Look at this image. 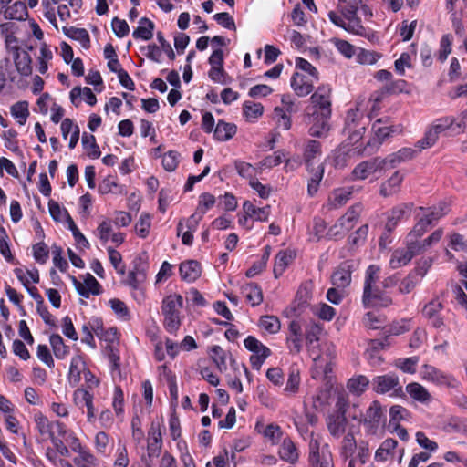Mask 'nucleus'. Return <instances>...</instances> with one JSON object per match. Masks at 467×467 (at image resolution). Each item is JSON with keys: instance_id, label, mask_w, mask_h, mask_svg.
Masks as SVG:
<instances>
[{"instance_id": "obj_1", "label": "nucleus", "mask_w": 467, "mask_h": 467, "mask_svg": "<svg viewBox=\"0 0 467 467\" xmlns=\"http://www.w3.org/2000/svg\"><path fill=\"white\" fill-rule=\"evenodd\" d=\"M322 154L321 144L317 140H308L305 146L303 159L306 171L310 174L307 184V192L313 196L318 190L320 182L324 176V164L319 162Z\"/></svg>"}, {"instance_id": "obj_2", "label": "nucleus", "mask_w": 467, "mask_h": 467, "mask_svg": "<svg viewBox=\"0 0 467 467\" xmlns=\"http://www.w3.org/2000/svg\"><path fill=\"white\" fill-rule=\"evenodd\" d=\"M183 298L181 295L172 294L165 296L161 304V314L164 317L163 326L167 332L175 334L182 324L181 311Z\"/></svg>"}, {"instance_id": "obj_3", "label": "nucleus", "mask_w": 467, "mask_h": 467, "mask_svg": "<svg viewBox=\"0 0 467 467\" xmlns=\"http://www.w3.org/2000/svg\"><path fill=\"white\" fill-rule=\"evenodd\" d=\"M340 11L341 15L335 11L328 13V18L335 26L354 35L365 36L367 34L360 18L357 16V12L349 11L345 8H341Z\"/></svg>"}, {"instance_id": "obj_4", "label": "nucleus", "mask_w": 467, "mask_h": 467, "mask_svg": "<svg viewBox=\"0 0 467 467\" xmlns=\"http://www.w3.org/2000/svg\"><path fill=\"white\" fill-rule=\"evenodd\" d=\"M372 389L378 394H386L391 398L404 397L402 385L398 375L394 373L375 377L372 379Z\"/></svg>"}, {"instance_id": "obj_5", "label": "nucleus", "mask_w": 467, "mask_h": 467, "mask_svg": "<svg viewBox=\"0 0 467 467\" xmlns=\"http://www.w3.org/2000/svg\"><path fill=\"white\" fill-rule=\"evenodd\" d=\"M31 49L32 47L26 45L17 44L15 46L14 40H10L8 43L7 52L12 57L16 69L21 76H29L32 73V58L28 52Z\"/></svg>"}, {"instance_id": "obj_6", "label": "nucleus", "mask_w": 467, "mask_h": 467, "mask_svg": "<svg viewBox=\"0 0 467 467\" xmlns=\"http://www.w3.org/2000/svg\"><path fill=\"white\" fill-rule=\"evenodd\" d=\"M314 362V378L328 379L333 371L335 348L332 345H325L322 350L311 356Z\"/></svg>"}, {"instance_id": "obj_7", "label": "nucleus", "mask_w": 467, "mask_h": 467, "mask_svg": "<svg viewBox=\"0 0 467 467\" xmlns=\"http://www.w3.org/2000/svg\"><path fill=\"white\" fill-rule=\"evenodd\" d=\"M420 377L423 381L437 387L456 388L458 386V381L452 375L429 364L421 366Z\"/></svg>"}, {"instance_id": "obj_8", "label": "nucleus", "mask_w": 467, "mask_h": 467, "mask_svg": "<svg viewBox=\"0 0 467 467\" xmlns=\"http://www.w3.org/2000/svg\"><path fill=\"white\" fill-rule=\"evenodd\" d=\"M309 462L312 467H334L332 452L328 444H321L318 438L309 442Z\"/></svg>"}, {"instance_id": "obj_9", "label": "nucleus", "mask_w": 467, "mask_h": 467, "mask_svg": "<svg viewBox=\"0 0 467 467\" xmlns=\"http://www.w3.org/2000/svg\"><path fill=\"white\" fill-rule=\"evenodd\" d=\"M362 113L358 109H350L346 117L345 132L348 135L349 144H356L362 139L366 130Z\"/></svg>"}, {"instance_id": "obj_10", "label": "nucleus", "mask_w": 467, "mask_h": 467, "mask_svg": "<svg viewBox=\"0 0 467 467\" xmlns=\"http://www.w3.org/2000/svg\"><path fill=\"white\" fill-rule=\"evenodd\" d=\"M361 211L362 205L360 203L351 206L347 213L339 218L335 225L329 229L327 234L331 237H337L351 230L358 219Z\"/></svg>"}, {"instance_id": "obj_11", "label": "nucleus", "mask_w": 467, "mask_h": 467, "mask_svg": "<svg viewBox=\"0 0 467 467\" xmlns=\"http://www.w3.org/2000/svg\"><path fill=\"white\" fill-rule=\"evenodd\" d=\"M405 450L398 447V441L395 439L388 438L384 440L374 454V460L378 462L394 461L397 456L398 463L402 462Z\"/></svg>"}, {"instance_id": "obj_12", "label": "nucleus", "mask_w": 467, "mask_h": 467, "mask_svg": "<svg viewBox=\"0 0 467 467\" xmlns=\"http://www.w3.org/2000/svg\"><path fill=\"white\" fill-rule=\"evenodd\" d=\"M362 303L367 308H384L392 305L391 296L379 285L363 289Z\"/></svg>"}, {"instance_id": "obj_13", "label": "nucleus", "mask_w": 467, "mask_h": 467, "mask_svg": "<svg viewBox=\"0 0 467 467\" xmlns=\"http://www.w3.org/2000/svg\"><path fill=\"white\" fill-rule=\"evenodd\" d=\"M331 93L332 88L328 85H321L312 94L310 100L315 111L320 113L325 118H330L331 115Z\"/></svg>"}, {"instance_id": "obj_14", "label": "nucleus", "mask_w": 467, "mask_h": 467, "mask_svg": "<svg viewBox=\"0 0 467 467\" xmlns=\"http://www.w3.org/2000/svg\"><path fill=\"white\" fill-rule=\"evenodd\" d=\"M384 161L381 158H374L364 161L358 164L352 171V179L355 181L366 180L369 176L381 172L385 170Z\"/></svg>"}, {"instance_id": "obj_15", "label": "nucleus", "mask_w": 467, "mask_h": 467, "mask_svg": "<svg viewBox=\"0 0 467 467\" xmlns=\"http://www.w3.org/2000/svg\"><path fill=\"white\" fill-rule=\"evenodd\" d=\"M464 119L465 115L459 121L453 118H443L436 120L431 127L439 137L441 134H447V132L449 135H458L463 133L466 129Z\"/></svg>"}, {"instance_id": "obj_16", "label": "nucleus", "mask_w": 467, "mask_h": 467, "mask_svg": "<svg viewBox=\"0 0 467 467\" xmlns=\"http://www.w3.org/2000/svg\"><path fill=\"white\" fill-rule=\"evenodd\" d=\"M356 260H347L339 265L332 275V283L338 288L347 287L351 282V274L358 267Z\"/></svg>"}, {"instance_id": "obj_17", "label": "nucleus", "mask_w": 467, "mask_h": 467, "mask_svg": "<svg viewBox=\"0 0 467 467\" xmlns=\"http://www.w3.org/2000/svg\"><path fill=\"white\" fill-rule=\"evenodd\" d=\"M93 399V394L84 388H78L73 392L74 403L80 408H87V420L89 423H93L96 420V410L94 407Z\"/></svg>"}, {"instance_id": "obj_18", "label": "nucleus", "mask_w": 467, "mask_h": 467, "mask_svg": "<svg viewBox=\"0 0 467 467\" xmlns=\"http://www.w3.org/2000/svg\"><path fill=\"white\" fill-rule=\"evenodd\" d=\"M72 282L78 293L83 297L88 298L90 296H98L101 293V285L90 274H87L82 282L73 276Z\"/></svg>"}, {"instance_id": "obj_19", "label": "nucleus", "mask_w": 467, "mask_h": 467, "mask_svg": "<svg viewBox=\"0 0 467 467\" xmlns=\"http://www.w3.org/2000/svg\"><path fill=\"white\" fill-rule=\"evenodd\" d=\"M317 80L307 78L304 73L295 72L291 78L290 86L298 97H306L312 92L314 84Z\"/></svg>"}, {"instance_id": "obj_20", "label": "nucleus", "mask_w": 467, "mask_h": 467, "mask_svg": "<svg viewBox=\"0 0 467 467\" xmlns=\"http://www.w3.org/2000/svg\"><path fill=\"white\" fill-rule=\"evenodd\" d=\"M88 369L87 364L81 355L72 357L67 374L69 385L71 387L78 386L81 381L82 375H84Z\"/></svg>"}, {"instance_id": "obj_21", "label": "nucleus", "mask_w": 467, "mask_h": 467, "mask_svg": "<svg viewBox=\"0 0 467 467\" xmlns=\"http://www.w3.org/2000/svg\"><path fill=\"white\" fill-rule=\"evenodd\" d=\"M412 208L413 203H401L393 207L388 214L386 229L393 231L402 219L410 215Z\"/></svg>"}, {"instance_id": "obj_22", "label": "nucleus", "mask_w": 467, "mask_h": 467, "mask_svg": "<svg viewBox=\"0 0 467 467\" xmlns=\"http://www.w3.org/2000/svg\"><path fill=\"white\" fill-rule=\"evenodd\" d=\"M95 234L103 244L111 240L116 245H119L124 242L123 234L113 233L112 223L109 220L102 221L96 229Z\"/></svg>"}, {"instance_id": "obj_23", "label": "nucleus", "mask_w": 467, "mask_h": 467, "mask_svg": "<svg viewBox=\"0 0 467 467\" xmlns=\"http://www.w3.org/2000/svg\"><path fill=\"white\" fill-rule=\"evenodd\" d=\"M442 308V303L438 298H434L426 304L422 309L423 316L428 318L436 328L442 327L444 324L443 319L439 315Z\"/></svg>"}, {"instance_id": "obj_24", "label": "nucleus", "mask_w": 467, "mask_h": 467, "mask_svg": "<svg viewBox=\"0 0 467 467\" xmlns=\"http://www.w3.org/2000/svg\"><path fill=\"white\" fill-rule=\"evenodd\" d=\"M417 155V150L412 148L405 147L397 152L389 154L382 159L385 168H394L397 165L413 159Z\"/></svg>"}, {"instance_id": "obj_25", "label": "nucleus", "mask_w": 467, "mask_h": 467, "mask_svg": "<svg viewBox=\"0 0 467 467\" xmlns=\"http://www.w3.org/2000/svg\"><path fill=\"white\" fill-rule=\"evenodd\" d=\"M427 273V268L415 269L404 277L399 285V291L401 294L410 293L420 282Z\"/></svg>"}, {"instance_id": "obj_26", "label": "nucleus", "mask_w": 467, "mask_h": 467, "mask_svg": "<svg viewBox=\"0 0 467 467\" xmlns=\"http://www.w3.org/2000/svg\"><path fill=\"white\" fill-rule=\"evenodd\" d=\"M296 255V252L290 248L278 252L275 255L274 266V274L275 277H278L285 272L286 267L294 261Z\"/></svg>"}, {"instance_id": "obj_27", "label": "nucleus", "mask_w": 467, "mask_h": 467, "mask_svg": "<svg viewBox=\"0 0 467 467\" xmlns=\"http://www.w3.org/2000/svg\"><path fill=\"white\" fill-rule=\"evenodd\" d=\"M70 100L76 107H78L82 100L86 101L89 106H94L97 103L95 94L88 87L73 88L70 91Z\"/></svg>"}, {"instance_id": "obj_28", "label": "nucleus", "mask_w": 467, "mask_h": 467, "mask_svg": "<svg viewBox=\"0 0 467 467\" xmlns=\"http://www.w3.org/2000/svg\"><path fill=\"white\" fill-rule=\"evenodd\" d=\"M321 330V327L316 324L309 325L306 329V341L310 357L322 350L318 343Z\"/></svg>"}, {"instance_id": "obj_29", "label": "nucleus", "mask_w": 467, "mask_h": 467, "mask_svg": "<svg viewBox=\"0 0 467 467\" xmlns=\"http://www.w3.org/2000/svg\"><path fill=\"white\" fill-rule=\"evenodd\" d=\"M180 275L182 280L192 283L201 276L202 268L194 260H189L180 265Z\"/></svg>"}, {"instance_id": "obj_30", "label": "nucleus", "mask_w": 467, "mask_h": 467, "mask_svg": "<svg viewBox=\"0 0 467 467\" xmlns=\"http://www.w3.org/2000/svg\"><path fill=\"white\" fill-rule=\"evenodd\" d=\"M328 119L320 115L317 111H314L312 113L313 123L309 128V134L313 137L326 136L329 130Z\"/></svg>"}, {"instance_id": "obj_31", "label": "nucleus", "mask_w": 467, "mask_h": 467, "mask_svg": "<svg viewBox=\"0 0 467 467\" xmlns=\"http://www.w3.org/2000/svg\"><path fill=\"white\" fill-rule=\"evenodd\" d=\"M403 181V175L399 171H395L390 178L381 183L379 194L383 197H389L400 191V184Z\"/></svg>"}, {"instance_id": "obj_32", "label": "nucleus", "mask_w": 467, "mask_h": 467, "mask_svg": "<svg viewBox=\"0 0 467 467\" xmlns=\"http://www.w3.org/2000/svg\"><path fill=\"white\" fill-rule=\"evenodd\" d=\"M4 17L9 20H25L27 16V7L26 4L22 1H16L3 11Z\"/></svg>"}, {"instance_id": "obj_33", "label": "nucleus", "mask_w": 467, "mask_h": 467, "mask_svg": "<svg viewBox=\"0 0 467 467\" xmlns=\"http://www.w3.org/2000/svg\"><path fill=\"white\" fill-rule=\"evenodd\" d=\"M406 391L410 397L420 403L431 401V395L428 389L418 382H411L406 386Z\"/></svg>"}, {"instance_id": "obj_34", "label": "nucleus", "mask_w": 467, "mask_h": 467, "mask_svg": "<svg viewBox=\"0 0 467 467\" xmlns=\"http://www.w3.org/2000/svg\"><path fill=\"white\" fill-rule=\"evenodd\" d=\"M243 211L250 217H254L256 221L265 222L268 220L270 214V206L256 207L250 201H245L243 203Z\"/></svg>"}, {"instance_id": "obj_35", "label": "nucleus", "mask_w": 467, "mask_h": 467, "mask_svg": "<svg viewBox=\"0 0 467 467\" xmlns=\"http://www.w3.org/2000/svg\"><path fill=\"white\" fill-rule=\"evenodd\" d=\"M327 425L329 432L335 436L339 437L345 431L346 418L344 412L329 415L327 419Z\"/></svg>"}, {"instance_id": "obj_36", "label": "nucleus", "mask_w": 467, "mask_h": 467, "mask_svg": "<svg viewBox=\"0 0 467 467\" xmlns=\"http://www.w3.org/2000/svg\"><path fill=\"white\" fill-rule=\"evenodd\" d=\"M236 130L237 128L234 124L219 120L214 129V137L220 141H226L235 135Z\"/></svg>"}, {"instance_id": "obj_37", "label": "nucleus", "mask_w": 467, "mask_h": 467, "mask_svg": "<svg viewBox=\"0 0 467 467\" xmlns=\"http://www.w3.org/2000/svg\"><path fill=\"white\" fill-rule=\"evenodd\" d=\"M16 278L22 283L25 287L30 283L38 284L40 277L36 268L27 269L17 267L14 270Z\"/></svg>"}, {"instance_id": "obj_38", "label": "nucleus", "mask_w": 467, "mask_h": 467, "mask_svg": "<svg viewBox=\"0 0 467 467\" xmlns=\"http://www.w3.org/2000/svg\"><path fill=\"white\" fill-rule=\"evenodd\" d=\"M411 259V254L407 248H400L392 253L389 265L391 269H398L407 265Z\"/></svg>"}, {"instance_id": "obj_39", "label": "nucleus", "mask_w": 467, "mask_h": 467, "mask_svg": "<svg viewBox=\"0 0 467 467\" xmlns=\"http://www.w3.org/2000/svg\"><path fill=\"white\" fill-rule=\"evenodd\" d=\"M153 22L143 17L140 20L139 26L133 31L132 36L136 39L150 40L153 36Z\"/></svg>"}, {"instance_id": "obj_40", "label": "nucleus", "mask_w": 467, "mask_h": 467, "mask_svg": "<svg viewBox=\"0 0 467 467\" xmlns=\"http://www.w3.org/2000/svg\"><path fill=\"white\" fill-rule=\"evenodd\" d=\"M381 119H378L372 126V130L375 133V137L382 142L385 139L389 138L391 134L397 133L400 134L403 130L402 126H390V127H382L380 126Z\"/></svg>"}, {"instance_id": "obj_41", "label": "nucleus", "mask_w": 467, "mask_h": 467, "mask_svg": "<svg viewBox=\"0 0 467 467\" xmlns=\"http://www.w3.org/2000/svg\"><path fill=\"white\" fill-rule=\"evenodd\" d=\"M244 345L246 349L253 352V355L263 357H269L271 355V350L254 337H247L244 341Z\"/></svg>"}, {"instance_id": "obj_42", "label": "nucleus", "mask_w": 467, "mask_h": 467, "mask_svg": "<svg viewBox=\"0 0 467 467\" xmlns=\"http://www.w3.org/2000/svg\"><path fill=\"white\" fill-rule=\"evenodd\" d=\"M279 455L281 459L289 462H295L298 459V452L296 448L294 442L288 439L285 438L279 449Z\"/></svg>"}, {"instance_id": "obj_43", "label": "nucleus", "mask_w": 467, "mask_h": 467, "mask_svg": "<svg viewBox=\"0 0 467 467\" xmlns=\"http://www.w3.org/2000/svg\"><path fill=\"white\" fill-rule=\"evenodd\" d=\"M53 353L57 359H64L69 354V347L66 346L63 338L57 335L53 334L49 337Z\"/></svg>"}, {"instance_id": "obj_44", "label": "nucleus", "mask_w": 467, "mask_h": 467, "mask_svg": "<svg viewBox=\"0 0 467 467\" xmlns=\"http://www.w3.org/2000/svg\"><path fill=\"white\" fill-rule=\"evenodd\" d=\"M404 84V80H399L397 82L386 85L381 89L373 92L370 95L369 101H375V103L379 104L387 95L396 92L397 89L400 90Z\"/></svg>"}, {"instance_id": "obj_45", "label": "nucleus", "mask_w": 467, "mask_h": 467, "mask_svg": "<svg viewBox=\"0 0 467 467\" xmlns=\"http://www.w3.org/2000/svg\"><path fill=\"white\" fill-rule=\"evenodd\" d=\"M10 113L19 125H24L29 116L27 101H18L13 104L10 107Z\"/></svg>"}, {"instance_id": "obj_46", "label": "nucleus", "mask_w": 467, "mask_h": 467, "mask_svg": "<svg viewBox=\"0 0 467 467\" xmlns=\"http://www.w3.org/2000/svg\"><path fill=\"white\" fill-rule=\"evenodd\" d=\"M358 444L356 440L351 433H348L341 441L340 446V457L344 460H348L354 457V453L357 451Z\"/></svg>"}, {"instance_id": "obj_47", "label": "nucleus", "mask_w": 467, "mask_h": 467, "mask_svg": "<svg viewBox=\"0 0 467 467\" xmlns=\"http://www.w3.org/2000/svg\"><path fill=\"white\" fill-rule=\"evenodd\" d=\"M368 385L369 379L366 376L358 375L348 379L347 388L351 393L359 396L365 392Z\"/></svg>"}, {"instance_id": "obj_48", "label": "nucleus", "mask_w": 467, "mask_h": 467, "mask_svg": "<svg viewBox=\"0 0 467 467\" xmlns=\"http://www.w3.org/2000/svg\"><path fill=\"white\" fill-rule=\"evenodd\" d=\"M34 421L41 436L45 438H51L53 436V422L49 421V420L43 413H35Z\"/></svg>"}, {"instance_id": "obj_49", "label": "nucleus", "mask_w": 467, "mask_h": 467, "mask_svg": "<svg viewBox=\"0 0 467 467\" xmlns=\"http://www.w3.org/2000/svg\"><path fill=\"white\" fill-rule=\"evenodd\" d=\"M243 293L246 300L253 306H258L263 301V294L260 287L253 283L243 286Z\"/></svg>"}, {"instance_id": "obj_50", "label": "nucleus", "mask_w": 467, "mask_h": 467, "mask_svg": "<svg viewBox=\"0 0 467 467\" xmlns=\"http://www.w3.org/2000/svg\"><path fill=\"white\" fill-rule=\"evenodd\" d=\"M78 455L73 459L74 467H95L97 463L96 457L88 448L77 451Z\"/></svg>"}, {"instance_id": "obj_51", "label": "nucleus", "mask_w": 467, "mask_h": 467, "mask_svg": "<svg viewBox=\"0 0 467 467\" xmlns=\"http://www.w3.org/2000/svg\"><path fill=\"white\" fill-rule=\"evenodd\" d=\"M381 275V268L379 265H370L365 273V278H364V288L368 289L371 288L372 286L379 285V282L380 279Z\"/></svg>"}, {"instance_id": "obj_52", "label": "nucleus", "mask_w": 467, "mask_h": 467, "mask_svg": "<svg viewBox=\"0 0 467 467\" xmlns=\"http://www.w3.org/2000/svg\"><path fill=\"white\" fill-rule=\"evenodd\" d=\"M53 53L50 47L43 43L40 47L39 56L37 57V69L40 74H45L48 69V62L52 60Z\"/></svg>"}, {"instance_id": "obj_53", "label": "nucleus", "mask_w": 467, "mask_h": 467, "mask_svg": "<svg viewBox=\"0 0 467 467\" xmlns=\"http://www.w3.org/2000/svg\"><path fill=\"white\" fill-rule=\"evenodd\" d=\"M260 327L268 334H276L281 328V323L275 316H264L259 320Z\"/></svg>"}, {"instance_id": "obj_54", "label": "nucleus", "mask_w": 467, "mask_h": 467, "mask_svg": "<svg viewBox=\"0 0 467 467\" xmlns=\"http://www.w3.org/2000/svg\"><path fill=\"white\" fill-rule=\"evenodd\" d=\"M94 322L96 323V325L92 326V330L98 337L109 342H114L118 338L117 328L110 327L105 330L102 325L100 324L99 320L95 319Z\"/></svg>"}, {"instance_id": "obj_55", "label": "nucleus", "mask_w": 467, "mask_h": 467, "mask_svg": "<svg viewBox=\"0 0 467 467\" xmlns=\"http://www.w3.org/2000/svg\"><path fill=\"white\" fill-rule=\"evenodd\" d=\"M385 317L379 313L369 311L363 317V324L368 329H379L385 324Z\"/></svg>"}, {"instance_id": "obj_56", "label": "nucleus", "mask_w": 467, "mask_h": 467, "mask_svg": "<svg viewBox=\"0 0 467 467\" xmlns=\"http://www.w3.org/2000/svg\"><path fill=\"white\" fill-rule=\"evenodd\" d=\"M389 424L397 425L400 421L409 420L410 419V413L406 408L400 405H393L389 409Z\"/></svg>"}, {"instance_id": "obj_57", "label": "nucleus", "mask_w": 467, "mask_h": 467, "mask_svg": "<svg viewBox=\"0 0 467 467\" xmlns=\"http://www.w3.org/2000/svg\"><path fill=\"white\" fill-rule=\"evenodd\" d=\"M351 193L350 189L340 188L335 190L329 197L331 206L338 208L344 205L349 200Z\"/></svg>"}, {"instance_id": "obj_58", "label": "nucleus", "mask_w": 467, "mask_h": 467, "mask_svg": "<svg viewBox=\"0 0 467 467\" xmlns=\"http://www.w3.org/2000/svg\"><path fill=\"white\" fill-rule=\"evenodd\" d=\"M210 355L220 371L227 369L226 359L228 354L220 346H213L211 348Z\"/></svg>"}, {"instance_id": "obj_59", "label": "nucleus", "mask_w": 467, "mask_h": 467, "mask_svg": "<svg viewBox=\"0 0 467 467\" xmlns=\"http://www.w3.org/2000/svg\"><path fill=\"white\" fill-rule=\"evenodd\" d=\"M296 72L304 73L309 78H319L317 69L305 58L297 57L296 59Z\"/></svg>"}, {"instance_id": "obj_60", "label": "nucleus", "mask_w": 467, "mask_h": 467, "mask_svg": "<svg viewBox=\"0 0 467 467\" xmlns=\"http://www.w3.org/2000/svg\"><path fill=\"white\" fill-rule=\"evenodd\" d=\"M109 305L119 318L123 321L130 319V310L123 301L118 298H113L109 301Z\"/></svg>"}, {"instance_id": "obj_61", "label": "nucleus", "mask_w": 467, "mask_h": 467, "mask_svg": "<svg viewBox=\"0 0 467 467\" xmlns=\"http://www.w3.org/2000/svg\"><path fill=\"white\" fill-rule=\"evenodd\" d=\"M48 209L51 217L57 222L67 223L72 219L67 211L65 208L60 207V205L55 201H50L48 202Z\"/></svg>"}, {"instance_id": "obj_62", "label": "nucleus", "mask_w": 467, "mask_h": 467, "mask_svg": "<svg viewBox=\"0 0 467 467\" xmlns=\"http://www.w3.org/2000/svg\"><path fill=\"white\" fill-rule=\"evenodd\" d=\"M151 226V216L149 213H142L135 225V231L140 238H146Z\"/></svg>"}, {"instance_id": "obj_63", "label": "nucleus", "mask_w": 467, "mask_h": 467, "mask_svg": "<svg viewBox=\"0 0 467 467\" xmlns=\"http://www.w3.org/2000/svg\"><path fill=\"white\" fill-rule=\"evenodd\" d=\"M82 144L88 157L92 159H97L100 156L99 148L93 135H88L85 133L82 136Z\"/></svg>"}, {"instance_id": "obj_64", "label": "nucleus", "mask_w": 467, "mask_h": 467, "mask_svg": "<svg viewBox=\"0 0 467 467\" xmlns=\"http://www.w3.org/2000/svg\"><path fill=\"white\" fill-rule=\"evenodd\" d=\"M243 111L248 120H254L263 114L264 107L260 103L246 101L244 103Z\"/></svg>"}]
</instances>
